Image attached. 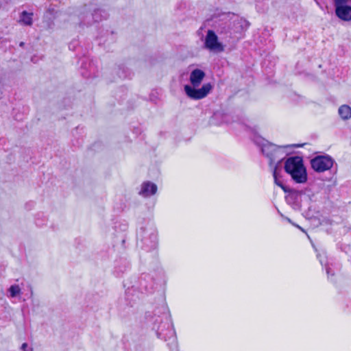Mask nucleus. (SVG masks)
Segmentation results:
<instances>
[{
  "mask_svg": "<svg viewBox=\"0 0 351 351\" xmlns=\"http://www.w3.org/2000/svg\"><path fill=\"white\" fill-rule=\"evenodd\" d=\"M152 329L156 330L157 337L165 341H169L168 345L177 346L176 332L173 327L171 317L166 307L162 306V311H156L152 316Z\"/></svg>",
  "mask_w": 351,
  "mask_h": 351,
  "instance_id": "f257e3e1",
  "label": "nucleus"
},
{
  "mask_svg": "<svg viewBox=\"0 0 351 351\" xmlns=\"http://www.w3.org/2000/svg\"><path fill=\"white\" fill-rule=\"evenodd\" d=\"M205 77V73L199 69H194L190 74V85L184 86L186 95L193 99H200L205 97L211 90L213 86L210 83L204 84L200 88H195L200 85Z\"/></svg>",
  "mask_w": 351,
  "mask_h": 351,
  "instance_id": "f03ea898",
  "label": "nucleus"
},
{
  "mask_svg": "<svg viewBox=\"0 0 351 351\" xmlns=\"http://www.w3.org/2000/svg\"><path fill=\"white\" fill-rule=\"evenodd\" d=\"M284 169L295 182L303 184L307 181L306 169L302 157L295 156L287 158Z\"/></svg>",
  "mask_w": 351,
  "mask_h": 351,
  "instance_id": "7ed1b4c3",
  "label": "nucleus"
},
{
  "mask_svg": "<svg viewBox=\"0 0 351 351\" xmlns=\"http://www.w3.org/2000/svg\"><path fill=\"white\" fill-rule=\"evenodd\" d=\"M138 242L141 247L146 251H151L158 245L156 230L151 226L143 227L137 233Z\"/></svg>",
  "mask_w": 351,
  "mask_h": 351,
  "instance_id": "20e7f679",
  "label": "nucleus"
},
{
  "mask_svg": "<svg viewBox=\"0 0 351 351\" xmlns=\"http://www.w3.org/2000/svg\"><path fill=\"white\" fill-rule=\"evenodd\" d=\"M289 145L287 146H277L276 147L274 153H273V156L271 158H269V165H271L275 160H278L277 164L275 165L273 169V176L274 179V182L276 185L282 188L285 191H286L285 186L283 184L282 182L280 180V162L284 158L285 152L283 150L284 148L288 147Z\"/></svg>",
  "mask_w": 351,
  "mask_h": 351,
  "instance_id": "39448f33",
  "label": "nucleus"
},
{
  "mask_svg": "<svg viewBox=\"0 0 351 351\" xmlns=\"http://www.w3.org/2000/svg\"><path fill=\"white\" fill-rule=\"evenodd\" d=\"M334 162L333 158L328 155L317 156L311 160V167L316 172H324L330 169Z\"/></svg>",
  "mask_w": 351,
  "mask_h": 351,
  "instance_id": "423d86ee",
  "label": "nucleus"
},
{
  "mask_svg": "<svg viewBox=\"0 0 351 351\" xmlns=\"http://www.w3.org/2000/svg\"><path fill=\"white\" fill-rule=\"evenodd\" d=\"M348 1V0H336L334 1L337 16L344 21H351V6L347 5Z\"/></svg>",
  "mask_w": 351,
  "mask_h": 351,
  "instance_id": "0eeeda50",
  "label": "nucleus"
},
{
  "mask_svg": "<svg viewBox=\"0 0 351 351\" xmlns=\"http://www.w3.org/2000/svg\"><path fill=\"white\" fill-rule=\"evenodd\" d=\"M204 45L206 48L210 51H221L223 50L221 44L218 42V38L213 30L208 31Z\"/></svg>",
  "mask_w": 351,
  "mask_h": 351,
  "instance_id": "6e6552de",
  "label": "nucleus"
},
{
  "mask_svg": "<svg viewBox=\"0 0 351 351\" xmlns=\"http://www.w3.org/2000/svg\"><path fill=\"white\" fill-rule=\"evenodd\" d=\"M92 8L89 5H85L79 12V18L80 19V25H91L94 22L93 16H92Z\"/></svg>",
  "mask_w": 351,
  "mask_h": 351,
  "instance_id": "1a4fd4ad",
  "label": "nucleus"
},
{
  "mask_svg": "<svg viewBox=\"0 0 351 351\" xmlns=\"http://www.w3.org/2000/svg\"><path fill=\"white\" fill-rule=\"evenodd\" d=\"M157 189L156 184L150 181H146L142 183L139 195L143 197H149L156 193Z\"/></svg>",
  "mask_w": 351,
  "mask_h": 351,
  "instance_id": "9d476101",
  "label": "nucleus"
},
{
  "mask_svg": "<svg viewBox=\"0 0 351 351\" xmlns=\"http://www.w3.org/2000/svg\"><path fill=\"white\" fill-rule=\"evenodd\" d=\"M231 22L225 15L223 19L215 22L214 27L219 34H228L230 33Z\"/></svg>",
  "mask_w": 351,
  "mask_h": 351,
  "instance_id": "9b49d317",
  "label": "nucleus"
},
{
  "mask_svg": "<svg viewBox=\"0 0 351 351\" xmlns=\"http://www.w3.org/2000/svg\"><path fill=\"white\" fill-rule=\"evenodd\" d=\"M318 258H319L321 264L322 265H325V268L328 279L332 280V279L330 278L335 276V272L340 270V265L337 263H327L324 261V256H322L321 254L318 255Z\"/></svg>",
  "mask_w": 351,
  "mask_h": 351,
  "instance_id": "f8f14e48",
  "label": "nucleus"
},
{
  "mask_svg": "<svg viewBox=\"0 0 351 351\" xmlns=\"http://www.w3.org/2000/svg\"><path fill=\"white\" fill-rule=\"evenodd\" d=\"M155 282L149 274H143L140 279V286L147 292H152L154 288Z\"/></svg>",
  "mask_w": 351,
  "mask_h": 351,
  "instance_id": "ddd939ff",
  "label": "nucleus"
},
{
  "mask_svg": "<svg viewBox=\"0 0 351 351\" xmlns=\"http://www.w3.org/2000/svg\"><path fill=\"white\" fill-rule=\"evenodd\" d=\"M129 268V263L125 259H120L116 261L114 273L117 276H121Z\"/></svg>",
  "mask_w": 351,
  "mask_h": 351,
  "instance_id": "4468645a",
  "label": "nucleus"
},
{
  "mask_svg": "<svg viewBox=\"0 0 351 351\" xmlns=\"http://www.w3.org/2000/svg\"><path fill=\"white\" fill-rule=\"evenodd\" d=\"M92 8L91 14L93 16L94 22L97 23L108 17V14L103 10L96 8L95 5H90Z\"/></svg>",
  "mask_w": 351,
  "mask_h": 351,
  "instance_id": "2eb2a0df",
  "label": "nucleus"
},
{
  "mask_svg": "<svg viewBox=\"0 0 351 351\" xmlns=\"http://www.w3.org/2000/svg\"><path fill=\"white\" fill-rule=\"evenodd\" d=\"M276 145L265 141L261 144L262 153L268 158H271L273 153H274Z\"/></svg>",
  "mask_w": 351,
  "mask_h": 351,
  "instance_id": "dca6fc26",
  "label": "nucleus"
},
{
  "mask_svg": "<svg viewBox=\"0 0 351 351\" xmlns=\"http://www.w3.org/2000/svg\"><path fill=\"white\" fill-rule=\"evenodd\" d=\"M115 72L120 79H125L130 77L132 73L130 71L123 65H119L115 69Z\"/></svg>",
  "mask_w": 351,
  "mask_h": 351,
  "instance_id": "f3484780",
  "label": "nucleus"
},
{
  "mask_svg": "<svg viewBox=\"0 0 351 351\" xmlns=\"http://www.w3.org/2000/svg\"><path fill=\"white\" fill-rule=\"evenodd\" d=\"M33 13L23 11L20 15V23L25 25L31 26L33 23L32 20Z\"/></svg>",
  "mask_w": 351,
  "mask_h": 351,
  "instance_id": "a211bd4d",
  "label": "nucleus"
},
{
  "mask_svg": "<svg viewBox=\"0 0 351 351\" xmlns=\"http://www.w3.org/2000/svg\"><path fill=\"white\" fill-rule=\"evenodd\" d=\"M338 112L341 118L348 120L351 118V108L348 105H342L339 108Z\"/></svg>",
  "mask_w": 351,
  "mask_h": 351,
  "instance_id": "6ab92c4d",
  "label": "nucleus"
},
{
  "mask_svg": "<svg viewBox=\"0 0 351 351\" xmlns=\"http://www.w3.org/2000/svg\"><path fill=\"white\" fill-rule=\"evenodd\" d=\"M21 292V289L19 285H12L9 289V293L12 298L16 297Z\"/></svg>",
  "mask_w": 351,
  "mask_h": 351,
  "instance_id": "aec40b11",
  "label": "nucleus"
},
{
  "mask_svg": "<svg viewBox=\"0 0 351 351\" xmlns=\"http://www.w3.org/2000/svg\"><path fill=\"white\" fill-rule=\"evenodd\" d=\"M27 347H28L27 343H23L22 344V346H21V350L23 351H29V350H27Z\"/></svg>",
  "mask_w": 351,
  "mask_h": 351,
  "instance_id": "412c9836",
  "label": "nucleus"
},
{
  "mask_svg": "<svg viewBox=\"0 0 351 351\" xmlns=\"http://www.w3.org/2000/svg\"><path fill=\"white\" fill-rule=\"evenodd\" d=\"M24 45H25V43H24V42H21V43H19V46H20V47H23Z\"/></svg>",
  "mask_w": 351,
  "mask_h": 351,
  "instance_id": "4be33fe9",
  "label": "nucleus"
},
{
  "mask_svg": "<svg viewBox=\"0 0 351 351\" xmlns=\"http://www.w3.org/2000/svg\"><path fill=\"white\" fill-rule=\"evenodd\" d=\"M287 220H288V221H289V223H292V222H291V219H290L287 218Z\"/></svg>",
  "mask_w": 351,
  "mask_h": 351,
  "instance_id": "5701e85b",
  "label": "nucleus"
},
{
  "mask_svg": "<svg viewBox=\"0 0 351 351\" xmlns=\"http://www.w3.org/2000/svg\"><path fill=\"white\" fill-rule=\"evenodd\" d=\"M297 227L303 231V230L302 229V228L300 226H297Z\"/></svg>",
  "mask_w": 351,
  "mask_h": 351,
  "instance_id": "b1692460",
  "label": "nucleus"
}]
</instances>
